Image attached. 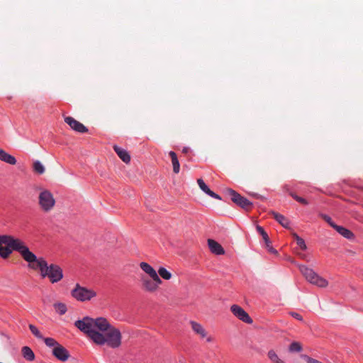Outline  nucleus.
<instances>
[{
	"instance_id": "1",
	"label": "nucleus",
	"mask_w": 363,
	"mask_h": 363,
	"mask_svg": "<svg viewBox=\"0 0 363 363\" xmlns=\"http://www.w3.org/2000/svg\"><path fill=\"white\" fill-rule=\"evenodd\" d=\"M74 325L96 345L106 344L111 348H118L121 345L122 335L120 330L104 318L94 319L86 316L75 321Z\"/></svg>"
},
{
	"instance_id": "2",
	"label": "nucleus",
	"mask_w": 363,
	"mask_h": 363,
	"mask_svg": "<svg viewBox=\"0 0 363 363\" xmlns=\"http://www.w3.org/2000/svg\"><path fill=\"white\" fill-rule=\"evenodd\" d=\"M13 251L18 252L28 264L35 260V254L22 240L11 235L0 234V257L7 259Z\"/></svg>"
},
{
	"instance_id": "3",
	"label": "nucleus",
	"mask_w": 363,
	"mask_h": 363,
	"mask_svg": "<svg viewBox=\"0 0 363 363\" xmlns=\"http://www.w3.org/2000/svg\"><path fill=\"white\" fill-rule=\"evenodd\" d=\"M28 267L34 270L38 269L42 278L48 277L52 284L61 281L63 278L62 269L56 264H48L43 257H37L28 264Z\"/></svg>"
},
{
	"instance_id": "4",
	"label": "nucleus",
	"mask_w": 363,
	"mask_h": 363,
	"mask_svg": "<svg viewBox=\"0 0 363 363\" xmlns=\"http://www.w3.org/2000/svg\"><path fill=\"white\" fill-rule=\"evenodd\" d=\"M299 269L306 279L311 284L316 285L320 288H325L328 286V281L322 277H320L312 269L301 265L299 266Z\"/></svg>"
},
{
	"instance_id": "5",
	"label": "nucleus",
	"mask_w": 363,
	"mask_h": 363,
	"mask_svg": "<svg viewBox=\"0 0 363 363\" xmlns=\"http://www.w3.org/2000/svg\"><path fill=\"white\" fill-rule=\"evenodd\" d=\"M71 296L78 301L85 302L96 296V292L92 289L82 286L77 284L71 291Z\"/></svg>"
},
{
	"instance_id": "6",
	"label": "nucleus",
	"mask_w": 363,
	"mask_h": 363,
	"mask_svg": "<svg viewBox=\"0 0 363 363\" xmlns=\"http://www.w3.org/2000/svg\"><path fill=\"white\" fill-rule=\"evenodd\" d=\"M38 204L44 212H49L54 208L55 199L49 190L42 189L38 196Z\"/></svg>"
},
{
	"instance_id": "7",
	"label": "nucleus",
	"mask_w": 363,
	"mask_h": 363,
	"mask_svg": "<svg viewBox=\"0 0 363 363\" xmlns=\"http://www.w3.org/2000/svg\"><path fill=\"white\" fill-rule=\"evenodd\" d=\"M228 192L231 196V200L238 206L247 211L251 208L252 203L247 199L242 196L240 194L231 189H228Z\"/></svg>"
},
{
	"instance_id": "8",
	"label": "nucleus",
	"mask_w": 363,
	"mask_h": 363,
	"mask_svg": "<svg viewBox=\"0 0 363 363\" xmlns=\"http://www.w3.org/2000/svg\"><path fill=\"white\" fill-rule=\"evenodd\" d=\"M162 280L159 277V280H155L152 278H148L145 276L141 277V286L142 289L147 292L153 293L157 290L160 284H162Z\"/></svg>"
},
{
	"instance_id": "9",
	"label": "nucleus",
	"mask_w": 363,
	"mask_h": 363,
	"mask_svg": "<svg viewBox=\"0 0 363 363\" xmlns=\"http://www.w3.org/2000/svg\"><path fill=\"white\" fill-rule=\"evenodd\" d=\"M230 311L233 314L240 320L246 323H252V319L250 317L248 313L238 305H233L230 307Z\"/></svg>"
},
{
	"instance_id": "10",
	"label": "nucleus",
	"mask_w": 363,
	"mask_h": 363,
	"mask_svg": "<svg viewBox=\"0 0 363 363\" xmlns=\"http://www.w3.org/2000/svg\"><path fill=\"white\" fill-rule=\"evenodd\" d=\"M65 122L69 125V127L76 132L84 133L88 131V129L82 123L75 120L71 116H65Z\"/></svg>"
},
{
	"instance_id": "11",
	"label": "nucleus",
	"mask_w": 363,
	"mask_h": 363,
	"mask_svg": "<svg viewBox=\"0 0 363 363\" xmlns=\"http://www.w3.org/2000/svg\"><path fill=\"white\" fill-rule=\"evenodd\" d=\"M190 324L193 331L197 335H200L201 337H206V341L208 342H212L213 341V337L212 336L207 335L206 330L200 323L195 321H191Z\"/></svg>"
},
{
	"instance_id": "12",
	"label": "nucleus",
	"mask_w": 363,
	"mask_h": 363,
	"mask_svg": "<svg viewBox=\"0 0 363 363\" xmlns=\"http://www.w3.org/2000/svg\"><path fill=\"white\" fill-rule=\"evenodd\" d=\"M52 354L57 359L62 362L67 361L69 357V353L68 350L60 344L57 345V347L53 348Z\"/></svg>"
},
{
	"instance_id": "13",
	"label": "nucleus",
	"mask_w": 363,
	"mask_h": 363,
	"mask_svg": "<svg viewBox=\"0 0 363 363\" xmlns=\"http://www.w3.org/2000/svg\"><path fill=\"white\" fill-rule=\"evenodd\" d=\"M141 269L155 280H159V275L157 272L148 263L142 262L140 263Z\"/></svg>"
},
{
	"instance_id": "14",
	"label": "nucleus",
	"mask_w": 363,
	"mask_h": 363,
	"mask_svg": "<svg viewBox=\"0 0 363 363\" xmlns=\"http://www.w3.org/2000/svg\"><path fill=\"white\" fill-rule=\"evenodd\" d=\"M208 245L211 252L213 254L220 255L225 253L223 247L218 242L212 239L208 240Z\"/></svg>"
},
{
	"instance_id": "15",
	"label": "nucleus",
	"mask_w": 363,
	"mask_h": 363,
	"mask_svg": "<svg viewBox=\"0 0 363 363\" xmlns=\"http://www.w3.org/2000/svg\"><path fill=\"white\" fill-rule=\"evenodd\" d=\"M197 183L200 189L206 194H207L208 196L216 199H221L220 196L218 194L214 193L208 187V186L205 184L203 179H199L197 180Z\"/></svg>"
},
{
	"instance_id": "16",
	"label": "nucleus",
	"mask_w": 363,
	"mask_h": 363,
	"mask_svg": "<svg viewBox=\"0 0 363 363\" xmlns=\"http://www.w3.org/2000/svg\"><path fill=\"white\" fill-rule=\"evenodd\" d=\"M0 160L11 165L16 164V159L11 155L7 153L3 149L0 148Z\"/></svg>"
},
{
	"instance_id": "17",
	"label": "nucleus",
	"mask_w": 363,
	"mask_h": 363,
	"mask_svg": "<svg viewBox=\"0 0 363 363\" xmlns=\"http://www.w3.org/2000/svg\"><path fill=\"white\" fill-rule=\"evenodd\" d=\"M113 150L123 162L128 164L130 161V156L128 152L117 145L113 146Z\"/></svg>"
},
{
	"instance_id": "18",
	"label": "nucleus",
	"mask_w": 363,
	"mask_h": 363,
	"mask_svg": "<svg viewBox=\"0 0 363 363\" xmlns=\"http://www.w3.org/2000/svg\"><path fill=\"white\" fill-rule=\"evenodd\" d=\"M334 229L337 233H339L341 235H342L344 238H345L347 239L352 240L354 237V233L351 230H350L342 226H340V225H337Z\"/></svg>"
},
{
	"instance_id": "19",
	"label": "nucleus",
	"mask_w": 363,
	"mask_h": 363,
	"mask_svg": "<svg viewBox=\"0 0 363 363\" xmlns=\"http://www.w3.org/2000/svg\"><path fill=\"white\" fill-rule=\"evenodd\" d=\"M21 354L23 358L28 361H33L35 359L34 352L28 346H24L21 348Z\"/></svg>"
},
{
	"instance_id": "20",
	"label": "nucleus",
	"mask_w": 363,
	"mask_h": 363,
	"mask_svg": "<svg viewBox=\"0 0 363 363\" xmlns=\"http://www.w3.org/2000/svg\"><path fill=\"white\" fill-rule=\"evenodd\" d=\"M169 155L172 159L173 171L174 173L177 174L179 172V169H180V165H179V162L176 153L173 151H170L169 152Z\"/></svg>"
},
{
	"instance_id": "21",
	"label": "nucleus",
	"mask_w": 363,
	"mask_h": 363,
	"mask_svg": "<svg viewBox=\"0 0 363 363\" xmlns=\"http://www.w3.org/2000/svg\"><path fill=\"white\" fill-rule=\"evenodd\" d=\"M272 214L273 215L275 220L279 222L283 227L288 228L289 225V222L288 219L284 217L283 215L279 214L276 212H272Z\"/></svg>"
},
{
	"instance_id": "22",
	"label": "nucleus",
	"mask_w": 363,
	"mask_h": 363,
	"mask_svg": "<svg viewBox=\"0 0 363 363\" xmlns=\"http://www.w3.org/2000/svg\"><path fill=\"white\" fill-rule=\"evenodd\" d=\"M284 189L285 190L289 192V195L293 197L296 201L301 203V204L303 205H308V202L303 198L301 197V196H298V195H296L295 193L292 192V191H289V188H288V186L286 185L284 186Z\"/></svg>"
},
{
	"instance_id": "23",
	"label": "nucleus",
	"mask_w": 363,
	"mask_h": 363,
	"mask_svg": "<svg viewBox=\"0 0 363 363\" xmlns=\"http://www.w3.org/2000/svg\"><path fill=\"white\" fill-rule=\"evenodd\" d=\"M53 306L56 312L60 315H64L67 311V306L61 302L54 303Z\"/></svg>"
},
{
	"instance_id": "24",
	"label": "nucleus",
	"mask_w": 363,
	"mask_h": 363,
	"mask_svg": "<svg viewBox=\"0 0 363 363\" xmlns=\"http://www.w3.org/2000/svg\"><path fill=\"white\" fill-rule=\"evenodd\" d=\"M33 170L39 174H43L45 171L43 164L40 161H35L33 162Z\"/></svg>"
},
{
	"instance_id": "25",
	"label": "nucleus",
	"mask_w": 363,
	"mask_h": 363,
	"mask_svg": "<svg viewBox=\"0 0 363 363\" xmlns=\"http://www.w3.org/2000/svg\"><path fill=\"white\" fill-rule=\"evenodd\" d=\"M267 356L269 359L274 363H283V361L279 358L277 353L272 350L268 352Z\"/></svg>"
},
{
	"instance_id": "26",
	"label": "nucleus",
	"mask_w": 363,
	"mask_h": 363,
	"mask_svg": "<svg viewBox=\"0 0 363 363\" xmlns=\"http://www.w3.org/2000/svg\"><path fill=\"white\" fill-rule=\"evenodd\" d=\"M158 274L162 278L166 280H169L172 278V274L164 267L159 269Z\"/></svg>"
},
{
	"instance_id": "27",
	"label": "nucleus",
	"mask_w": 363,
	"mask_h": 363,
	"mask_svg": "<svg viewBox=\"0 0 363 363\" xmlns=\"http://www.w3.org/2000/svg\"><path fill=\"white\" fill-rule=\"evenodd\" d=\"M302 350L301 345L298 342H293L289 346V351L291 352H299Z\"/></svg>"
},
{
	"instance_id": "28",
	"label": "nucleus",
	"mask_w": 363,
	"mask_h": 363,
	"mask_svg": "<svg viewBox=\"0 0 363 363\" xmlns=\"http://www.w3.org/2000/svg\"><path fill=\"white\" fill-rule=\"evenodd\" d=\"M293 235L296 241V244L300 247L301 249L305 250L307 247L305 241L296 233H294Z\"/></svg>"
},
{
	"instance_id": "29",
	"label": "nucleus",
	"mask_w": 363,
	"mask_h": 363,
	"mask_svg": "<svg viewBox=\"0 0 363 363\" xmlns=\"http://www.w3.org/2000/svg\"><path fill=\"white\" fill-rule=\"evenodd\" d=\"M44 340V342L45 343V345L48 346V347H55L57 346V345H59V343L53 338L52 337H46V338H43Z\"/></svg>"
},
{
	"instance_id": "30",
	"label": "nucleus",
	"mask_w": 363,
	"mask_h": 363,
	"mask_svg": "<svg viewBox=\"0 0 363 363\" xmlns=\"http://www.w3.org/2000/svg\"><path fill=\"white\" fill-rule=\"evenodd\" d=\"M29 328L31 331V333L37 337V338H39V339H43V336L42 335V334L40 333V332L38 330V329L34 325H32V324H30L29 325Z\"/></svg>"
},
{
	"instance_id": "31",
	"label": "nucleus",
	"mask_w": 363,
	"mask_h": 363,
	"mask_svg": "<svg viewBox=\"0 0 363 363\" xmlns=\"http://www.w3.org/2000/svg\"><path fill=\"white\" fill-rule=\"evenodd\" d=\"M320 216L327 222L332 228H335L336 227V224L332 220L331 218L325 214H320Z\"/></svg>"
},
{
	"instance_id": "32",
	"label": "nucleus",
	"mask_w": 363,
	"mask_h": 363,
	"mask_svg": "<svg viewBox=\"0 0 363 363\" xmlns=\"http://www.w3.org/2000/svg\"><path fill=\"white\" fill-rule=\"evenodd\" d=\"M257 230L260 233V235H262L263 240L264 241H268V239L269 238V236L267 235V233L264 231V230L263 229L262 227L259 226V225H257Z\"/></svg>"
},
{
	"instance_id": "33",
	"label": "nucleus",
	"mask_w": 363,
	"mask_h": 363,
	"mask_svg": "<svg viewBox=\"0 0 363 363\" xmlns=\"http://www.w3.org/2000/svg\"><path fill=\"white\" fill-rule=\"evenodd\" d=\"M266 247L267 248L268 251L273 254H277V251L272 246L271 242L269 239H268V241H264Z\"/></svg>"
},
{
	"instance_id": "34",
	"label": "nucleus",
	"mask_w": 363,
	"mask_h": 363,
	"mask_svg": "<svg viewBox=\"0 0 363 363\" xmlns=\"http://www.w3.org/2000/svg\"><path fill=\"white\" fill-rule=\"evenodd\" d=\"M290 315L294 317V318L298 320H303V318L302 316L298 313H296V312H291L290 313Z\"/></svg>"
},
{
	"instance_id": "35",
	"label": "nucleus",
	"mask_w": 363,
	"mask_h": 363,
	"mask_svg": "<svg viewBox=\"0 0 363 363\" xmlns=\"http://www.w3.org/2000/svg\"><path fill=\"white\" fill-rule=\"evenodd\" d=\"M189 150V148L186 147H184L182 152L184 153H187Z\"/></svg>"
}]
</instances>
